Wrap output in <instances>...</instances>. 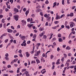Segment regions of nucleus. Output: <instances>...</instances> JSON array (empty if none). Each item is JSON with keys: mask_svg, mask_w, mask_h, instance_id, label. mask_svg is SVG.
<instances>
[{"mask_svg": "<svg viewBox=\"0 0 76 76\" xmlns=\"http://www.w3.org/2000/svg\"><path fill=\"white\" fill-rule=\"evenodd\" d=\"M19 56L20 57H23V55H22V54L20 53L19 54Z\"/></svg>", "mask_w": 76, "mask_h": 76, "instance_id": "72a5a7b5", "label": "nucleus"}, {"mask_svg": "<svg viewBox=\"0 0 76 76\" xmlns=\"http://www.w3.org/2000/svg\"><path fill=\"white\" fill-rule=\"evenodd\" d=\"M7 67L8 68H10V67H11V65H8L7 66Z\"/></svg>", "mask_w": 76, "mask_h": 76, "instance_id": "338daca9", "label": "nucleus"}, {"mask_svg": "<svg viewBox=\"0 0 76 76\" xmlns=\"http://www.w3.org/2000/svg\"><path fill=\"white\" fill-rule=\"evenodd\" d=\"M26 43H22V44H21V45L22 46H24V47H25L26 46Z\"/></svg>", "mask_w": 76, "mask_h": 76, "instance_id": "a211bd4d", "label": "nucleus"}, {"mask_svg": "<svg viewBox=\"0 0 76 76\" xmlns=\"http://www.w3.org/2000/svg\"><path fill=\"white\" fill-rule=\"evenodd\" d=\"M32 21H33V20L32 18H31L30 23H35V22L34 21L32 22Z\"/></svg>", "mask_w": 76, "mask_h": 76, "instance_id": "2eb2a0df", "label": "nucleus"}, {"mask_svg": "<svg viewBox=\"0 0 76 76\" xmlns=\"http://www.w3.org/2000/svg\"><path fill=\"white\" fill-rule=\"evenodd\" d=\"M7 32H9L10 33H11L13 32V30L11 29H7Z\"/></svg>", "mask_w": 76, "mask_h": 76, "instance_id": "f8f14e48", "label": "nucleus"}, {"mask_svg": "<svg viewBox=\"0 0 76 76\" xmlns=\"http://www.w3.org/2000/svg\"><path fill=\"white\" fill-rule=\"evenodd\" d=\"M5 12H8L9 11V9H8V8H5Z\"/></svg>", "mask_w": 76, "mask_h": 76, "instance_id": "8fccbe9b", "label": "nucleus"}, {"mask_svg": "<svg viewBox=\"0 0 76 76\" xmlns=\"http://www.w3.org/2000/svg\"><path fill=\"white\" fill-rule=\"evenodd\" d=\"M39 29L40 31H42L44 30V27H40Z\"/></svg>", "mask_w": 76, "mask_h": 76, "instance_id": "423d86ee", "label": "nucleus"}, {"mask_svg": "<svg viewBox=\"0 0 76 76\" xmlns=\"http://www.w3.org/2000/svg\"><path fill=\"white\" fill-rule=\"evenodd\" d=\"M6 4L7 6H8V4H9V1L7 2L6 3Z\"/></svg>", "mask_w": 76, "mask_h": 76, "instance_id": "774afa93", "label": "nucleus"}, {"mask_svg": "<svg viewBox=\"0 0 76 76\" xmlns=\"http://www.w3.org/2000/svg\"><path fill=\"white\" fill-rule=\"evenodd\" d=\"M7 8H8V9H10V5H9L7 6Z\"/></svg>", "mask_w": 76, "mask_h": 76, "instance_id": "79ce46f5", "label": "nucleus"}, {"mask_svg": "<svg viewBox=\"0 0 76 76\" xmlns=\"http://www.w3.org/2000/svg\"><path fill=\"white\" fill-rule=\"evenodd\" d=\"M60 48L59 47H58L57 48V51L58 52L60 51Z\"/></svg>", "mask_w": 76, "mask_h": 76, "instance_id": "c03bdc74", "label": "nucleus"}, {"mask_svg": "<svg viewBox=\"0 0 76 76\" xmlns=\"http://www.w3.org/2000/svg\"><path fill=\"white\" fill-rule=\"evenodd\" d=\"M64 58H67V54L66 53L64 54Z\"/></svg>", "mask_w": 76, "mask_h": 76, "instance_id": "a878e982", "label": "nucleus"}, {"mask_svg": "<svg viewBox=\"0 0 76 76\" xmlns=\"http://www.w3.org/2000/svg\"><path fill=\"white\" fill-rule=\"evenodd\" d=\"M41 61H44V62H45V60H44V58H43V57H41Z\"/></svg>", "mask_w": 76, "mask_h": 76, "instance_id": "6ab92c4d", "label": "nucleus"}, {"mask_svg": "<svg viewBox=\"0 0 76 76\" xmlns=\"http://www.w3.org/2000/svg\"><path fill=\"white\" fill-rule=\"evenodd\" d=\"M3 13V10L2 9H0V14H2Z\"/></svg>", "mask_w": 76, "mask_h": 76, "instance_id": "473e14b6", "label": "nucleus"}, {"mask_svg": "<svg viewBox=\"0 0 76 76\" xmlns=\"http://www.w3.org/2000/svg\"><path fill=\"white\" fill-rule=\"evenodd\" d=\"M58 27H59V25H58L57 26H55L54 27H53L51 28L52 29H56V28H58Z\"/></svg>", "mask_w": 76, "mask_h": 76, "instance_id": "0eeeda50", "label": "nucleus"}, {"mask_svg": "<svg viewBox=\"0 0 76 76\" xmlns=\"http://www.w3.org/2000/svg\"><path fill=\"white\" fill-rule=\"evenodd\" d=\"M32 27L33 29H37V28H35V26H33Z\"/></svg>", "mask_w": 76, "mask_h": 76, "instance_id": "864d4df0", "label": "nucleus"}, {"mask_svg": "<svg viewBox=\"0 0 76 76\" xmlns=\"http://www.w3.org/2000/svg\"><path fill=\"white\" fill-rule=\"evenodd\" d=\"M74 71L73 72V73H76V67H74Z\"/></svg>", "mask_w": 76, "mask_h": 76, "instance_id": "c756f323", "label": "nucleus"}, {"mask_svg": "<svg viewBox=\"0 0 76 76\" xmlns=\"http://www.w3.org/2000/svg\"><path fill=\"white\" fill-rule=\"evenodd\" d=\"M5 56L6 57H9V54L6 53L5 54Z\"/></svg>", "mask_w": 76, "mask_h": 76, "instance_id": "f704fd0d", "label": "nucleus"}, {"mask_svg": "<svg viewBox=\"0 0 76 76\" xmlns=\"http://www.w3.org/2000/svg\"><path fill=\"white\" fill-rule=\"evenodd\" d=\"M53 33H51V35L50 36V38H49V39H51L53 37Z\"/></svg>", "mask_w": 76, "mask_h": 76, "instance_id": "58836bf2", "label": "nucleus"}, {"mask_svg": "<svg viewBox=\"0 0 76 76\" xmlns=\"http://www.w3.org/2000/svg\"><path fill=\"white\" fill-rule=\"evenodd\" d=\"M11 29H13V30L15 29V28H14V27H13V26H11Z\"/></svg>", "mask_w": 76, "mask_h": 76, "instance_id": "6e6d98bb", "label": "nucleus"}, {"mask_svg": "<svg viewBox=\"0 0 76 76\" xmlns=\"http://www.w3.org/2000/svg\"><path fill=\"white\" fill-rule=\"evenodd\" d=\"M58 41H59V42H62L63 39H61V38H58Z\"/></svg>", "mask_w": 76, "mask_h": 76, "instance_id": "412c9836", "label": "nucleus"}, {"mask_svg": "<svg viewBox=\"0 0 76 76\" xmlns=\"http://www.w3.org/2000/svg\"><path fill=\"white\" fill-rule=\"evenodd\" d=\"M70 16L72 17V16H73V13H71L70 14Z\"/></svg>", "mask_w": 76, "mask_h": 76, "instance_id": "a19ab883", "label": "nucleus"}, {"mask_svg": "<svg viewBox=\"0 0 76 76\" xmlns=\"http://www.w3.org/2000/svg\"><path fill=\"white\" fill-rule=\"evenodd\" d=\"M39 36L40 37H42V36H43V34H42V33H40V34H39Z\"/></svg>", "mask_w": 76, "mask_h": 76, "instance_id": "de8ad7c7", "label": "nucleus"}, {"mask_svg": "<svg viewBox=\"0 0 76 76\" xmlns=\"http://www.w3.org/2000/svg\"><path fill=\"white\" fill-rule=\"evenodd\" d=\"M64 57H62L61 58V60L62 61H64Z\"/></svg>", "mask_w": 76, "mask_h": 76, "instance_id": "ea45409f", "label": "nucleus"}, {"mask_svg": "<svg viewBox=\"0 0 76 76\" xmlns=\"http://www.w3.org/2000/svg\"><path fill=\"white\" fill-rule=\"evenodd\" d=\"M53 58H54V56L53 55H51L50 56V59H53Z\"/></svg>", "mask_w": 76, "mask_h": 76, "instance_id": "c9c22d12", "label": "nucleus"}, {"mask_svg": "<svg viewBox=\"0 0 76 76\" xmlns=\"http://www.w3.org/2000/svg\"><path fill=\"white\" fill-rule=\"evenodd\" d=\"M37 73H38V71H36V72L34 73V75L35 76V75H37Z\"/></svg>", "mask_w": 76, "mask_h": 76, "instance_id": "13d9d810", "label": "nucleus"}, {"mask_svg": "<svg viewBox=\"0 0 76 76\" xmlns=\"http://www.w3.org/2000/svg\"><path fill=\"white\" fill-rule=\"evenodd\" d=\"M22 50H20L18 51V53H20H20H22Z\"/></svg>", "mask_w": 76, "mask_h": 76, "instance_id": "4d7b16f0", "label": "nucleus"}, {"mask_svg": "<svg viewBox=\"0 0 76 76\" xmlns=\"http://www.w3.org/2000/svg\"><path fill=\"white\" fill-rule=\"evenodd\" d=\"M24 74L26 75V76H29V72L26 71L24 72Z\"/></svg>", "mask_w": 76, "mask_h": 76, "instance_id": "39448f33", "label": "nucleus"}, {"mask_svg": "<svg viewBox=\"0 0 76 76\" xmlns=\"http://www.w3.org/2000/svg\"><path fill=\"white\" fill-rule=\"evenodd\" d=\"M65 16V15L64 14H63L61 16H60V18H64V16Z\"/></svg>", "mask_w": 76, "mask_h": 76, "instance_id": "2f4dec72", "label": "nucleus"}, {"mask_svg": "<svg viewBox=\"0 0 76 76\" xmlns=\"http://www.w3.org/2000/svg\"><path fill=\"white\" fill-rule=\"evenodd\" d=\"M40 44L39 43H37L36 45H37V46H38V47H39L40 45Z\"/></svg>", "mask_w": 76, "mask_h": 76, "instance_id": "603ef678", "label": "nucleus"}, {"mask_svg": "<svg viewBox=\"0 0 76 76\" xmlns=\"http://www.w3.org/2000/svg\"><path fill=\"white\" fill-rule=\"evenodd\" d=\"M43 38L44 39H47V36L44 35L43 36Z\"/></svg>", "mask_w": 76, "mask_h": 76, "instance_id": "37998d69", "label": "nucleus"}, {"mask_svg": "<svg viewBox=\"0 0 76 76\" xmlns=\"http://www.w3.org/2000/svg\"><path fill=\"white\" fill-rule=\"evenodd\" d=\"M34 26L33 24H28L27 25V26L29 28L31 27V26Z\"/></svg>", "mask_w": 76, "mask_h": 76, "instance_id": "ddd939ff", "label": "nucleus"}, {"mask_svg": "<svg viewBox=\"0 0 76 76\" xmlns=\"http://www.w3.org/2000/svg\"><path fill=\"white\" fill-rule=\"evenodd\" d=\"M68 43H69V44H72V40H70L69 41Z\"/></svg>", "mask_w": 76, "mask_h": 76, "instance_id": "680f3d73", "label": "nucleus"}, {"mask_svg": "<svg viewBox=\"0 0 76 76\" xmlns=\"http://www.w3.org/2000/svg\"><path fill=\"white\" fill-rule=\"evenodd\" d=\"M48 22H47L45 24V26H48Z\"/></svg>", "mask_w": 76, "mask_h": 76, "instance_id": "bf43d9fd", "label": "nucleus"}, {"mask_svg": "<svg viewBox=\"0 0 76 76\" xmlns=\"http://www.w3.org/2000/svg\"><path fill=\"white\" fill-rule=\"evenodd\" d=\"M20 38H21V39L22 40H24L25 39V36H21L20 37Z\"/></svg>", "mask_w": 76, "mask_h": 76, "instance_id": "9b49d317", "label": "nucleus"}, {"mask_svg": "<svg viewBox=\"0 0 76 76\" xmlns=\"http://www.w3.org/2000/svg\"><path fill=\"white\" fill-rule=\"evenodd\" d=\"M5 20L4 19V18H3L1 21V22H2V23H4L5 22Z\"/></svg>", "mask_w": 76, "mask_h": 76, "instance_id": "aec40b11", "label": "nucleus"}, {"mask_svg": "<svg viewBox=\"0 0 76 76\" xmlns=\"http://www.w3.org/2000/svg\"><path fill=\"white\" fill-rule=\"evenodd\" d=\"M60 60V59H58V60L56 63V64L58 65V64H60V63L59 62Z\"/></svg>", "mask_w": 76, "mask_h": 76, "instance_id": "9d476101", "label": "nucleus"}, {"mask_svg": "<svg viewBox=\"0 0 76 76\" xmlns=\"http://www.w3.org/2000/svg\"><path fill=\"white\" fill-rule=\"evenodd\" d=\"M25 71H26V69H22V72H25Z\"/></svg>", "mask_w": 76, "mask_h": 76, "instance_id": "7c9ffc66", "label": "nucleus"}, {"mask_svg": "<svg viewBox=\"0 0 76 76\" xmlns=\"http://www.w3.org/2000/svg\"><path fill=\"white\" fill-rule=\"evenodd\" d=\"M4 59L7 60V61H8L9 60V58L7 57H4Z\"/></svg>", "mask_w": 76, "mask_h": 76, "instance_id": "cd10ccee", "label": "nucleus"}, {"mask_svg": "<svg viewBox=\"0 0 76 76\" xmlns=\"http://www.w3.org/2000/svg\"><path fill=\"white\" fill-rule=\"evenodd\" d=\"M20 70V68H18V70L17 71V73H19L20 72V71L19 70Z\"/></svg>", "mask_w": 76, "mask_h": 76, "instance_id": "bb28decb", "label": "nucleus"}, {"mask_svg": "<svg viewBox=\"0 0 76 76\" xmlns=\"http://www.w3.org/2000/svg\"><path fill=\"white\" fill-rule=\"evenodd\" d=\"M37 35L36 34H34L33 37V38H37Z\"/></svg>", "mask_w": 76, "mask_h": 76, "instance_id": "4be33fe9", "label": "nucleus"}, {"mask_svg": "<svg viewBox=\"0 0 76 76\" xmlns=\"http://www.w3.org/2000/svg\"><path fill=\"white\" fill-rule=\"evenodd\" d=\"M55 24H57V23H58V21H56L54 22Z\"/></svg>", "mask_w": 76, "mask_h": 76, "instance_id": "3c124183", "label": "nucleus"}, {"mask_svg": "<svg viewBox=\"0 0 76 76\" xmlns=\"http://www.w3.org/2000/svg\"><path fill=\"white\" fill-rule=\"evenodd\" d=\"M37 63L38 64V63H40V61L39 59H37L36 60Z\"/></svg>", "mask_w": 76, "mask_h": 76, "instance_id": "5701e85b", "label": "nucleus"}, {"mask_svg": "<svg viewBox=\"0 0 76 76\" xmlns=\"http://www.w3.org/2000/svg\"><path fill=\"white\" fill-rule=\"evenodd\" d=\"M57 4V3L56 2H55L53 3V8H54L55 6H56V5Z\"/></svg>", "mask_w": 76, "mask_h": 76, "instance_id": "393cba45", "label": "nucleus"}, {"mask_svg": "<svg viewBox=\"0 0 76 76\" xmlns=\"http://www.w3.org/2000/svg\"><path fill=\"white\" fill-rule=\"evenodd\" d=\"M51 18H50V17H49V18H48V19H47V20L48 21V22H49V21H50V19Z\"/></svg>", "mask_w": 76, "mask_h": 76, "instance_id": "69168bd1", "label": "nucleus"}, {"mask_svg": "<svg viewBox=\"0 0 76 76\" xmlns=\"http://www.w3.org/2000/svg\"><path fill=\"white\" fill-rule=\"evenodd\" d=\"M26 56L27 57H29V56H30V55L29 54L28 52H26Z\"/></svg>", "mask_w": 76, "mask_h": 76, "instance_id": "4468645a", "label": "nucleus"}, {"mask_svg": "<svg viewBox=\"0 0 76 76\" xmlns=\"http://www.w3.org/2000/svg\"><path fill=\"white\" fill-rule=\"evenodd\" d=\"M61 29L63 28H64V25H62L61 26Z\"/></svg>", "mask_w": 76, "mask_h": 76, "instance_id": "052dcab7", "label": "nucleus"}, {"mask_svg": "<svg viewBox=\"0 0 76 76\" xmlns=\"http://www.w3.org/2000/svg\"><path fill=\"white\" fill-rule=\"evenodd\" d=\"M6 35V34H2L1 36L0 37V39H3V37H4Z\"/></svg>", "mask_w": 76, "mask_h": 76, "instance_id": "dca6fc26", "label": "nucleus"}, {"mask_svg": "<svg viewBox=\"0 0 76 76\" xmlns=\"http://www.w3.org/2000/svg\"><path fill=\"white\" fill-rule=\"evenodd\" d=\"M22 22V24L23 26H24L25 25H26V22L24 20H22L21 21Z\"/></svg>", "mask_w": 76, "mask_h": 76, "instance_id": "7ed1b4c3", "label": "nucleus"}, {"mask_svg": "<svg viewBox=\"0 0 76 76\" xmlns=\"http://www.w3.org/2000/svg\"><path fill=\"white\" fill-rule=\"evenodd\" d=\"M29 9L28 10L26 11V12L25 14H26V16H28V13H29Z\"/></svg>", "mask_w": 76, "mask_h": 76, "instance_id": "1a4fd4ad", "label": "nucleus"}, {"mask_svg": "<svg viewBox=\"0 0 76 76\" xmlns=\"http://www.w3.org/2000/svg\"><path fill=\"white\" fill-rule=\"evenodd\" d=\"M14 11L15 12H19V10L18 9H17L16 8H15L14 9Z\"/></svg>", "mask_w": 76, "mask_h": 76, "instance_id": "6e6552de", "label": "nucleus"}, {"mask_svg": "<svg viewBox=\"0 0 76 76\" xmlns=\"http://www.w3.org/2000/svg\"><path fill=\"white\" fill-rule=\"evenodd\" d=\"M70 25L71 28H73L74 26V25L72 24H70Z\"/></svg>", "mask_w": 76, "mask_h": 76, "instance_id": "49530a36", "label": "nucleus"}, {"mask_svg": "<svg viewBox=\"0 0 76 76\" xmlns=\"http://www.w3.org/2000/svg\"><path fill=\"white\" fill-rule=\"evenodd\" d=\"M65 27L66 28H67L68 29H70V26H65Z\"/></svg>", "mask_w": 76, "mask_h": 76, "instance_id": "b1692460", "label": "nucleus"}, {"mask_svg": "<svg viewBox=\"0 0 76 76\" xmlns=\"http://www.w3.org/2000/svg\"><path fill=\"white\" fill-rule=\"evenodd\" d=\"M14 19H15V20H18V18H19V15H15L14 16Z\"/></svg>", "mask_w": 76, "mask_h": 76, "instance_id": "f257e3e1", "label": "nucleus"}, {"mask_svg": "<svg viewBox=\"0 0 76 76\" xmlns=\"http://www.w3.org/2000/svg\"><path fill=\"white\" fill-rule=\"evenodd\" d=\"M58 13H57L56 15V20H57L58 19H61L60 17V16L58 15Z\"/></svg>", "mask_w": 76, "mask_h": 76, "instance_id": "20e7f679", "label": "nucleus"}, {"mask_svg": "<svg viewBox=\"0 0 76 76\" xmlns=\"http://www.w3.org/2000/svg\"><path fill=\"white\" fill-rule=\"evenodd\" d=\"M18 58H16V59H15L14 60V62H16V61H18Z\"/></svg>", "mask_w": 76, "mask_h": 76, "instance_id": "4c0bfd02", "label": "nucleus"}, {"mask_svg": "<svg viewBox=\"0 0 76 76\" xmlns=\"http://www.w3.org/2000/svg\"><path fill=\"white\" fill-rule=\"evenodd\" d=\"M58 37L59 38H60L61 37V34H58Z\"/></svg>", "mask_w": 76, "mask_h": 76, "instance_id": "c85d7f7f", "label": "nucleus"}, {"mask_svg": "<svg viewBox=\"0 0 76 76\" xmlns=\"http://www.w3.org/2000/svg\"><path fill=\"white\" fill-rule=\"evenodd\" d=\"M66 50H70V47L69 46H68L66 48Z\"/></svg>", "mask_w": 76, "mask_h": 76, "instance_id": "f3484780", "label": "nucleus"}, {"mask_svg": "<svg viewBox=\"0 0 76 76\" xmlns=\"http://www.w3.org/2000/svg\"><path fill=\"white\" fill-rule=\"evenodd\" d=\"M72 56V53H69L68 54V56Z\"/></svg>", "mask_w": 76, "mask_h": 76, "instance_id": "5fc2aeb1", "label": "nucleus"}, {"mask_svg": "<svg viewBox=\"0 0 76 76\" xmlns=\"http://www.w3.org/2000/svg\"><path fill=\"white\" fill-rule=\"evenodd\" d=\"M3 18V15H0V19H1V18Z\"/></svg>", "mask_w": 76, "mask_h": 76, "instance_id": "e433bc0d", "label": "nucleus"}, {"mask_svg": "<svg viewBox=\"0 0 76 76\" xmlns=\"http://www.w3.org/2000/svg\"><path fill=\"white\" fill-rule=\"evenodd\" d=\"M33 63H35V61H32L31 62V64H33Z\"/></svg>", "mask_w": 76, "mask_h": 76, "instance_id": "09e8293b", "label": "nucleus"}, {"mask_svg": "<svg viewBox=\"0 0 76 76\" xmlns=\"http://www.w3.org/2000/svg\"><path fill=\"white\" fill-rule=\"evenodd\" d=\"M41 53V51L39 50V51H38L37 52V53H35L34 54V56H39V54Z\"/></svg>", "mask_w": 76, "mask_h": 76, "instance_id": "f03ea898", "label": "nucleus"}, {"mask_svg": "<svg viewBox=\"0 0 76 76\" xmlns=\"http://www.w3.org/2000/svg\"><path fill=\"white\" fill-rule=\"evenodd\" d=\"M53 75H56V71H54L53 73Z\"/></svg>", "mask_w": 76, "mask_h": 76, "instance_id": "e2e57ef3", "label": "nucleus"}, {"mask_svg": "<svg viewBox=\"0 0 76 76\" xmlns=\"http://www.w3.org/2000/svg\"><path fill=\"white\" fill-rule=\"evenodd\" d=\"M69 67L71 68V69H73V68H74V66L72 65L71 66H70Z\"/></svg>", "mask_w": 76, "mask_h": 76, "instance_id": "0e129e2a", "label": "nucleus"}, {"mask_svg": "<svg viewBox=\"0 0 76 76\" xmlns=\"http://www.w3.org/2000/svg\"><path fill=\"white\" fill-rule=\"evenodd\" d=\"M62 3L63 5H64V0H62Z\"/></svg>", "mask_w": 76, "mask_h": 76, "instance_id": "a18cd8bd", "label": "nucleus"}]
</instances>
